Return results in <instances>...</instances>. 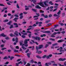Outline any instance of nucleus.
I'll return each instance as SVG.
<instances>
[{
    "label": "nucleus",
    "instance_id": "obj_1",
    "mask_svg": "<svg viewBox=\"0 0 66 66\" xmlns=\"http://www.w3.org/2000/svg\"><path fill=\"white\" fill-rule=\"evenodd\" d=\"M23 44L22 45V48L24 50H26V49H27V48L25 47L24 46H25V47H28V44Z\"/></svg>",
    "mask_w": 66,
    "mask_h": 66
},
{
    "label": "nucleus",
    "instance_id": "obj_2",
    "mask_svg": "<svg viewBox=\"0 0 66 66\" xmlns=\"http://www.w3.org/2000/svg\"><path fill=\"white\" fill-rule=\"evenodd\" d=\"M35 39L36 40H40L41 38L40 37H38L37 36H36L35 37Z\"/></svg>",
    "mask_w": 66,
    "mask_h": 66
},
{
    "label": "nucleus",
    "instance_id": "obj_3",
    "mask_svg": "<svg viewBox=\"0 0 66 66\" xmlns=\"http://www.w3.org/2000/svg\"><path fill=\"white\" fill-rule=\"evenodd\" d=\"M22 64V62L21 61H20V62H18V63H16V66H19V64Z\"/></svg>",
    "mask_w": 66,
    "mask_h": 66
},
{
    "label": "nucleus",
    "instance_id": "obj_4",
    "mask_svg": "<svg viewBox=\"0 0 66 66\" xmlns=\"http://www.w3.org/2000/svg\"><path fill=\"white\" fill-rule=\"evenodd\" d=\"M59 60L60 61H64L66 60V59L65 58L63 59V58H61L59 59Z\"/></svg>",
    "mask_w": 66,
    "mask_h": 66
},
{
    "label": "nucleus",
    "instance_id": "obj_5",
    "mask_svg": "<svg viewBox=\"0 0 66 66\" xmlns=\"http://www.w3.org/2000/svg\"><path fill=\"white\" fill-rule=\"evenodd\" d=\"M14 34L15 36H18V32L17 31H15V32H14Z\"/></svg>",
    "mask_w": 66,
    "mask_h": 66
},
{
    "label": "nucleus",
    "instance_id": "obj_6",
    "mask_svg": "<svg viewBox=\"0 0 66 66\" xmlns=\"http://www.w3.org/2000/svg\"><path fill=\"white\" fill-rule=\"evenodd\" d=\"M43 46H44V45H39V47H38V49H42V48H43Z\"/></svg>",
    "mask_w": 66,
    "mask_h": 66
},
{
    "label": "nucleus",
    "instance_id": "obj_7",
    "mask_svg": "<svg viewBox=\"0 0 66 66\" xmlns=\"http://www.w3.org/2000/svg\"><path fill=\"white\" fill-rule=\"evenodd\" d=\"M13 25H14V26H16L15 27V28H18V24H17V23H14Z\"/></svg>",
    "mask_w": 66,
    "mask_h": 66
},
{
    "label": "nucleus",
    "instance_id": "obj_8",
    "mask_svg": "<svg viewBox=\"0 0 66 66\" xmlns=\"http://www.w3.org/2000/svg\"><path fill=\"white\" fill-rule=\"evenodd\" d=\"M18 19H19V18H18L15 17V18H14L13 19V20L14 21H15V22H17V20H18Z\"/></svg>",
    "mask_w": 66,
    "mask_h": 66
},
{
    "label": "nucleus",
    "instance_id": "obj_9",
    "mask_svg": "<svg viewBox=\"0 0 66 66\" xmlns=\"http://www.w3.org/2000/svg\"><path fill=\"white\" fill-rule=\"evenodd\" d=\"M48 65H51V63H47L45 64V66H49Z\"/></svg>",
    "mask_w": 66,
    "mask_h": 66
},
{
    "label": "nucleus",
    "instance_id": "obj_10",
    "mask_svg": "<svg viewBox=\"0 0 66 66\" xmlns=\"http://www.w3.org/2000/svg\"><path fill=\"white\" fill-rule=\"evenodd\" d=\"M48 2L47 1H46L44 2V5L47 6H48V4H47V3H48Z\"/></svg>",
    "mask_w": 66,
    "mask_h": 66
},
{
    "label": "nucleus",
    "instance_id": "obj_11",
    "mask_svg": "<svg viewBox=\"0 0 66 66\" xmlns=\"http://www.w3.org/2000/svg\"><path fill=\"white\" fill-rule=\"evenodd\" d=\"M1 36H2V37H6V36L4 34V33L2 34H1L0 35Z\"/></svg>",
    "mask_w": 66,
    "mask_h": 66
},
{
    "label": "nucleus",
    "instance_id": "obj_12",
    "mask_svg": "<svg viewBox=\"0 0 66 66\" xmlns=\"http://www.w3.org/2000/svg\"><path fill=\"white\" fill-rule=\"evenodd\" d=\"M35 8L36 9H41V7H40L39 6V5H37V6H35Z\"/></svg>",
    "mask_w": 66,
    "mask_h": 66
},
{
    "label": "nucleus",
    "instance_id": "obj_13",
    "mask_svg": "<svg viewBox=\"0 0 66 66\" xmlns=\"http://www.w3.org/2000/svg\"><path fill=\"white\" fill-rule=\"evenodd\" d=\"M5 10H7V8L4 7L3 8V9L2 10L1 12H3L5 11Z\"/></svg>",
    "mask_w": 66,
    "mask_h": 66
},
{
    "label": "nucleus",
    "instance_id": "obj_14",
    "mask_svg": "<svg viewBox=\"0 0 66 66\" xmlns=\"http://www.w3.org/2000/svg\"><path fill=\"white\" fill-rule=\"evenodd\" d=\"M64 40H60L58 41V43H62V42H64Z\"/></svg>",
    "mask_w": 66,
    "mask_h": 66
},
{
    "label": "nucleus",
    "instance_id": "obj_15",
    "mask_svg": "<svg viewBox=\"0 0 66 66\" xmlns=\"http://www.w3.org/2000/svg\"><path fill=\"white\" fill-rule=\"evenodd\" d=\"M15 40L16 43H18V38H15Z\"/></svg>",
    "mask_w": 66,
    "mask_h": 66
},
{
    "label": "nucleus",
    "instance_id": "obj_16",
    "mask_svg": "<svg viewBox=\"0 0 66 66\" xmlns=\"http://www.w3.org/2000/svg\"><path fill=\"white\" fill-rule=\"evenodd\" d=\"M61 10H59V12L57 13V14L59 16L61 14Z\"/></svg>",
    "mask_w": 66,
    "mask_h": 66
},
{
    "label": "nucleus",
    "instance_id": "obj_17",
    "mask_svg": "<svg viewBox=\"0 0 66 66\" xmlns=\"http://www.w3.org/2000/svg\"><path fill=\"white\" fill-rule=\"evenodd\" d=\"M10 35L11 37H13V36H15V35H13V34L11 33L10 34Z\"/></svg>",
    "mask_w": 66,
    "mask_h": 66
},
{
    "label": "nucleus",
    "instance_id": "obj_18",
    "mask_svg": "<svg viewBox=\"0 0 66 66\" xmlns=\"http://www.w3.org/2000/svg\"><path fill=\"white\" fill-rule=\"evenodd\" d=\"M40 30V29H35L34 30V31L35 32H37V31H39Z\"/></svg>",
    "mask_w": 66,
    "mask_h": 66
},
{
    "label": "nucleus",
    "instance_id": "obj_19",
    "mask_svg": "<svg viewBox=\"0 0 66 66\" xmlns=\"http://www.w3.org/2000/svg\"><path fill=\"white\" fill-rule=\"evenodd\" d=\"M21 34H22L23 35H27V34L26 32L23 33V32H21Z\"/></svg>",
    "mask_w": 66,
    "mask_h": 66
},
{
    "label": "nucleus",
    "instance_id": "obj_20",
    "mask_svg": "<svg viewBox=\"0 0 66 66\" xmlns=\"http://www.w3.org/2000/svg\"><path fill=\"white\" fill-rule=\"evenodd\" d=\"M24 44H28V41H27V40H25L24 42Z\"/></svg>",
    "mask_w": 66,
    "mask_h": 66
},
{
    "label": "nucleus",
    "instance_id": "obj_21",
    "mask_svg": "<svg viewBox=\"0 0 66 66\" xmlns=\"http://www.w3.org/2000/svg\"><path fill=\"white\" fill-rule=\"evenodd\" d=\"M0 54H2L3 55H4V52H1V51L0 50Z\"/></svg>",
    "mask_w": 66,
    "mask_h": 66
},
{
    "label": "nucleus",
    "instance_id": "obj_22",
    "mask_svg": "<svg viewBox=\"0 0 66 66\" xmlns=\"http://www.w3.org/2000/svg\"><path fill=\"white\" fill-rule=\"evenodd\" d=\"M54 16H55V17H57L58 16V18L60 17V16H59V15H57L56 14H54Z\"/></svg>",
    "mask_w": 66,
    "mask_h": 66
},
{
    "label": "nucleus",
    "instance_id": "obj_23",
    "mask_svg": "<svg viewBox=\"0 0 66 66\" xmlns=\"http://www.w3.org/2000/svg\"><path fill=\"white\" fill-rule=\"evenodd\" d=\"M49 3L51 4V5H54V4L52 3V1H50L49 2Z\"/></svg>",
    "mask_w": 66,
    "mask_h": 66
},
{
    "label": "nucleus",
    "instance_id": "obj_24",
    "mask_svg": "<svg viewBox=\"0 0 66 66\" xmlns=\"http://www.w3.org/2000/svg\"><path fill=\"white\" fill-rule=\"evenodd\" d=\"M37 57V58H38V59H41L42 58V57L38 55H37L36 56Z\"/></svg>",
    "mask_w": 66,
    "mask_h": 66
},
{
    "label": "nucleus",
    "instance_id": "obj_25",
    "mask_svg": "<svg viewBox=\"0 0 66 66\" xmlns=\"http://www.w3.org/2000/svg\"><path fill=\"white\" fill-rule=\"evenodd\" d=\"M50 39L51 40H52V41H55V39L53 38H50Z\"/></svg>",
    "mask_w": 66,
    "mask_h": 66
},
{
    "label": "nucleus",
    "instance_id": "obj_26",
    "mask_svg": "<svg viewBox=\"0 0 66 66\" xmlns=\"http://www.w3.org/2000/svg\"><path fill=\"white\" fill-rule=\"evenodd\" d=\"M10 47L11 48V49H12L13 50L14 49V48H13V46H12V45H10Z\"/></svg>",
    "mask_w": 66,
    "mask_h": 66
},
{
    "label": "nucleus",
    "instance_id": "obj_27",
    "mask_svg": "<svg viewBox=\"0 0 66 66\" xmlns=\"http://www.w3.org/2000/svg\"><path fill=\"white\" fill-rule=\"evenodd\" d=\"M13 28V25H11L10 26V29H12Z\"/></svg>",
    "mask_w": 66,
    "mask_h": 66
},
{
    "label": "nucleus",
    "instance_id": "obj_28",
    "mask_svg": "<svg viewBox=\"0 0 66 66\" xmlns=\"http://www.w3.org/2000/svg\"><path fill=\"white\" fill-rule=\"evenodd\" d=\"M32 11H34L35 12H37V11H36V10H35L34 9H32Z\"/></svg>",
    "mask_w": 66,
    "mask_h": 66
},
{
    "label": "nucleus",
    "instance_id": "obj_29",
    "mask_svg": "<svg viewBox=\"0 0 66 66\" xmlns=\"http://www.w3.org/2000/svg\"><path fill=\"white\" fill-rule=\"evenodd\" d=\"M56 45H57V43H56L52 45L53 46H56Z\"/></svg>",
    "mask_w": 66,
    "mask_h": 66
},
{
    "label": "nucleus",
    "instance_id": "obj_30",
    "mask_svg": "<svg viewBox=\"0 0 66 66\" xmlns=\"http://www.w3.org/2000/svg\"><path fill=\"white\" fill-rule=\"evenodd\" d=\"M27 55L28 56V57H30V54L29 53H27Z\"/></svg>",
    "mask_w": 66,
    "mask_h": 66
},
{
    "label": "nucleus",
    "instance_id": "obj_31",
    "mask_svg": "<svg viewBox=\"0 0 66 66\" xmlns=\"http://www.w3.org/2000/svg\"><path fill=\"white\" fill-rule=\"evenodd\" d=\"M37 2V1L36 0H35L34 1H33V3H34V4H36V2Z\"/></svg>",
    "mask_w": 66,
    "mask_h": 66
},
{
    "label": "nucleus",
    "instance_id": "obj_32",
    "mask_svg": "<svg viewBox=\"0 0 66 66\" xmlns=\"http://www.w3.org/2000/svg\"><path fill=\"white\" fill-rule=\"evenodd\" d=\"M23 17V15H21L20 17V19H21Z\"/></svg>",
    "mask_w": 66,
    "mask_h": 66
},
{
    "label": "nucleus",
    "instance_id": "obj_33",
    "mask_svg": "<svg viewBox=\"0 0 66 66\" xmlns=\"http://www.w3.org/2000/svg\"><path fill=\"white\" fill-rule=\"evenodd\" d=\"M4 60H5V59H6V60H7L8 59V58L6 56H5L3 58Z\"/></svg>",
    "mask_w": 66,
    "mask_h": 66
},
{
    "label": "nucleus",
    "instance_id": "obj_34",
    "mask_svg": "<svg viewBox=\"0 0 66 66\" xmlns=\"http://www.w3.org/2000/svg\"><path fill=\"white\" fill-rule=\"evenodd\" d=\"M14 15H11L10 18V19H12V18H13L14 17Z\"/></svg>",
    "mask_w": 66,
    "mask_h": 66
},
{
    "label": "nucleus",
    "instance_id": "obj_35",
    "mask_svg": "<svg viewBox=\"0 0 66 66\" xmlns=\"http://www.w3.org/2000/svg\"><path fill=\"white\" fill-rule=\"evenodd\" d=\"M5 49H6V48H2L1 50H2L3 51V50H4Z\"/></svg>",
    "mask_w": 66,
    "mask_h": 66
},
{
    "label": "nucleus",
    "instance_id": "obj_36",
    "mask_svg": "<svg viewBox=\"0 0 66 66\" xmlns=\"http://www.w3.org/2000/svg\"><path fill=\"white\" fill-rule=\"evenodd\" d=\"M50 31H46V33H50Z\"/></svg>",
    "mask_w": 66,
    "mask_h": 66
},
{
    "label": "nucleus",
    "instance_id": "obj_37",
    "mask_svg": "<svg viewBox=\"0 0 66 66\" xmlns=\"http://www.w3.org/2000/svg\"><path fill=\"white\" fill-rule=\"evenodd\" d=\"M18 52V50H14V52Z\"/></svg>",
    "mask_w": 66,
    "mask_h": 66
},
{
    "label": "nucleus",
    "instance_id": "obj_38",
    "mask_svg": "<svg viewBox=\"0 0 66 66\" xmlns=\"http://www.w3.org/2000/svg\"><path fill=\"white\" fill-rule=\"evenodd\" d=\"M44 17L45 18H48V15H45V16L44 15Z\"/></svg>",
    "mask_w": 66,
    "mask_h": 66
},
{
    "label": "nucleus",
    "instance_id": "obj_39",
    "mask_svg": "<svg viewBox=\"0 0 66 66\" xmlns=\"http://www.w3.org/2000/svg\"><path fill=\"white\" fill-rule=\"evenodd\" d=\"M31 50H34V46H32L31 47Z\"/></svg>",
    "mask_w": 66,
    "mask_h": 66
},
{
    "label": "nucleus",
    "instance_id": "obj_40",
    "mask_svg": "<svg viewBox=\"0 0 66 66\" xmlns=\"http://www.w3.org/2000/svg\"><path fill=\"white\" fill-rule=\"evenodd\" d=\"M43 3H44L41 2L40 3H39V5H40L41 6V5L43 4Z\"/></svg>",
    "mask_w": 66,
    "mask_h": 66
},
{
    "label": "nucleus",
    "instance_id": "obj_41",
    "mask_svg": "<svg viewBox=\"0 0 66 66\" xmlns=\"http://www.w3.org/2000/svg\"><path fill=\"white\" fill-rule=\"evenodd\" d=\"M46 57V55H45L44 56H43V57L42 58H43V59H44L45 58V57Z\"/></svg>",
    "mask_w": 66,
    "mask_h": 66
},
{
    "label": "nucleus",
    "instance_id": "obj_42",
    "mask_svg": "<svg viewBox=\"0 0 66 66\" xmlns=\"http://www.w3.org/2000/svg\"><path fill=\"white\" fill-rule=\"evenodd\" d=\"M29 51V49H27V50L25 52V53H27V52H28Z\"/></svg>",
    "mask_w": 66,
    "mask_h": 66
},
{
    "label": "nucleus",
    "instance_id": "obj_43",
    "mask_svg": "<svg viewBox=\"0 0 66 66\" xmlns=\"http://www.w3.org/2000/svg\"><path fill=\"white\" fill-rule=\"evenodd\" d=\"M42 53V51H38V54H40V53Z\"/></svg>",
    "mask_w": 66,
    "mask_h": 66
},
{
    "label": "nucleus",
    "instance_id": "obj_44",
    "mask_svg": "<svg viewBox=\"0 0 66 66\" xmlns=\"http://www.w3.org/2000/svg\"><path fill=\"white\" fill-rule=\"evenodd\" d=\"M56 34H57V33L54 32L53 34H52V35H56Z\"/></svg>",
    "mask_w": 66,
    "mask_h": 66
},
{
    "label": "nucleus",
    "instance_id": "obj_45",
    "mask_svg": "<svg viewBox=\"0 0 66 66\" xmlns=\"http://www.w3.org/2000/svg\"><path fill=\"white\" fill-rule=\"evenodd\" d=\"M16 7H17L18 9H19V5H18V4H17L16 5Z\"/></svg>",
    "mask_w": 66,
    "mask_h": 66
},
{
    "label": "nucleus",
    "instance_id": "obj_46",
    "mask_svg": "<svg viewBox=\"0 0 66 66\" xmlns=\"http://www.w3.org/2000/svg\"><path fill=\"white\" fill-rule=\"evenodd\" d=\"M14 58V57H13V56L11 57L10 58V60H13V59Z\"/></svg>",
    "mask_w": 66,
    "mask_h": 66
},
{
    "label": "nucleus",
    "instance_id": "obj_47",
    "mask_svg": "<svg viewBox=\"0 0 66 66\" xmlns=\"http://www.w3.org/2000/svg\"><path fill=\"white\" fill-rule=\"evenodd\" d=\"M50 20L47 21H46L45 22L46 23H48V22H50Z\"/></svg>",
    "mask_w": 66,
    "mask_h": 66
},
{
    "label": "nucleus",
    "instance_id": "obj_48",
    "mask_svg": "<svg viewBox=\"0 0 66 66\" xmlns=\"http://www.w3.org/2000/svg\"><path fill=\"white\" fill-rule=\"evenodd\" d=\"M47 43L50 45H51L52 44V43H51V42H47Z\"/></svg>",
    "mask_w": 66,
    "mask_h": 66
},
{
    "label": "nucleus",
    "instance_id": "obj_49",
    "mask_svg": "<svg viewBox=\"0 0 66 66\" xmlns=\"http://www.w3.org/2000/svg\"><path fill=\"white\" fill-rule=\"evenodd\" d=\"M0 6H4V5L3 4L1 3L0 4Z\"/></svg>",
    "mask_w": 66,
    "mask_h": 66
},
{
    "label": "nucleus",
    "instance_id": "obj_50",
    "mask_svg": "<svg viewBox=\"0 0 66 66\" xmlns=\"http://www.w3.org/2000/svg\"><path fill=\"white\" fill-rule=\"evenodd\" d=\"M21 36L22 37V38H26V36H25L24 35H22Z\"/></svg>",
    "mask_w": 66,
    "mask_h": 66
},
{
    "label": "nucleus",
    "instance_id": "obj_51",
    "mask_svg": "<svg viewBox=\"0 0 66 66\" xmlns=\"http://www.w3.org/2000/svg\"><path fill=\"white\" fill-rule=\"evenodd\" d=\"M3 17H7V15H6V14H4L3 15Z\"/></svg>",
    "mask_w": 66,
    "mask_h": 66
},
{
    "label": "nucleus",
    "instance_id": "obj_52",
    "mask_svg": "<svg viewBox=\"0 0 66 66\" xmlns=\"http://www.w3.org/2000/svg\"><path fill=\"white\" fill-rule=\"evenodd\" d=\"M40 13H44V11H43L42 10H40Z\"/></svg>",
    "mask_w": 66,
    "mask_h": 66
},
{
    "label": "nucleus",
    "instance_id": "obj_53",
    "mask_svg": "<svg viewBox=\"0 0 66 66\" xmlns=\"http://www.w3.org/2000/svg\"><path fill=\"white\" fill-rule=\"evenodd\" d=\"M49 46V45H48L47 44H46V45H45V48H46L47 47H48Z\"/></svg>",
    "mask_w": 66,
    "mask_h": 66
},
{
    "label": "nucleus",
    "instance_id": "obj_54",
    "mask_svg": "<svg viewBox=\"0 0 66 66\" xmlns=\"http://www.w3.org/2000/svg\"><path fill=\"white\" fill-rule=\"evenodd\" d=\"M14 16L15 17H19V16L17 14H15Z\"/></svg>",
    "mask_w": 66,
    "mask_h": 66
},
{
    "label": "nucleus",
    "instance_id": "obj_55",
    "mask_svg": "<svg viewBox=\"0 0 66 66\" xmlns=\"http://www.w3.org/2000/svg\"><path fill=\"white\" fill-rule=\"evenodd\" d=\"M51 37H55V36H54L53 35H51Z\"/></svg>",
    "mask_w": 66,
    "mask_h": 66
},
{
    "label": "nucleus",
    "instance_id": "obj_56",
    "mask_svg": "<svg viewBox=\"0 0 66 66\" xmlns=\"http://www.w3.org/2000/svg\"><path fill=\"white\" fill-rule=\"evenodd\" d=\"M65 15V13H64V12L63 13H62V17H63V16H64Z\"/></svg>",
    "mask_w": 66,
    "mask_h": 66
},
{
    "label": "nucleus",
    "instance_id": "obj_57",
    "mask_svg": "<svg viewBox=\"0 0 66 66\" xmlns=\"http://www.w3.org/2000/svg\"><path fill=\"white\" fill-rule=\"evenodd\" d=\"M27 33H30V34H31V32H30V31H28L27 32Z\"/></svg>",
    "mask_w": 66,
    "mask_h": 66
},
{
    "label": "nucleus",
    "instance_id": "obj_58",
    "mask_svg": "<svg viewBox=\"0 0 66 66\" xmlns=\"http://www.w3.org/2000/svg\"><path fill=\"white\" fill-rule=\"evenodd\" d=\"M53 66H57V64H56L55 63H54L53 64Z\"/></svg>",
    "mask_w": 66,
    "mask_h": 66
},
{
    "label": "nucleus",
    "instance_id": "obj_59",
    "mask_svg": "<svg viewBox=\"0 0 66 66\" xmlns=\"http://www.w3.org/2000/svg\"><path fill=\"white\" fill-rule=\"evenodd\" d=\"M59 26V24H56L54 26V27H58Z\"/></svg>",
    "mask_w": 66,
    "mask_h": 66
},
{
    "label": "nucleus",
    "instance_id": "obj_60",
    "mask_svg": "<svg viewBox=\"0 0 66 66\" xmlns=\"http://www.w3.org/2000/svg\"><path fill=\"white\" fill-rule=\"evenodd\" d=\"M36 15H37V16H39V14L38 13H36Z\"/></svg>",
    "mask_w": 66,
    "mask_h": 66
},
{
    "label": "nucleus",
    "instance_id": "obj_61",
    "mask_svg": "<svg viewBox=\"0 0 66 66\" xmlns=\"http://www.w3.org/2000/svg\"><path fill=\"white\" fill-rule=\"evenodd\" d=\"M7 21H9V20L7 19L6 20L4 21V22H7Z\"/></svg>",
    "mask_w": 66,
    "mask_h": 66
},
{
    "label": "nucleus",
    "instance_id": "obj_62",
    "mask_svg": "<svg viewBox=\"0 0 66 66\" xmlns=\"http://www.w3.org/2000/svg\"><path fill=\"white\" fill-rule=\"evenodd\" d=\"M32 26L33 27H36V26H37V25L36 24H33V25H32Z\"/></svg>",
    "mask_w": 66,
    "mask_h": 66
},
{
    "label": "nucleus",
    "instance_id": "obj_63",
    "mask_svg": "<svg viewBox=\"0 0 66 66\" xmlns=\"http://www.w3.org/2000/svg\"><path fill=\"white\" fill-rule=\"evenodd\" d=\"M28 13L27 12H23V14H27Z\"/></svg>",
    "mask_w": 66,
    "mask_h": 66
},
{
    "label": "nucleus",
    "instance_id": "obj_64",
    "mask_svg": "<svg viewBox=\"0 0 66 66\" xmlns=\"http://www.w3.org/2000/svg\"><path fill=\"white\" fill-rule=\"evenodd\" d=\"M52 14H50L49 15V17H52Z\"/></svg>",
    "mask_w": 66,
    "mask_h": 66
}]
</instances>
